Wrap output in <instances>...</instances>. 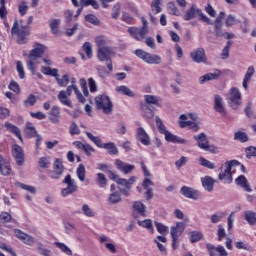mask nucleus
I'll return each mask as SVG.
<instances>
[{
    "label": "nucleus",
    "instance_id": "obj_1",
    "mask_svg": "<svg viewBox=\"0 0 256 256\" xmlns=\"http://www.w3.org/2000/svg\"><path fill=\"white\" fill-rule=\"evenodd\" d=\"M45 49H47L45 45L36 43L34 44L33 49L30 51L28 55V60L26 61V65L33 74H35V65H36L35 61H37V59L45 55Z\"/></svg>",
    "mask_w": 256,
    "mask_h": 256
},
{
    "label": "nucleus",
    "instance_id": "obj_2",
    "mask_svg": "<svg viewBox=\"0 0 256 256\" xmlns=\"http://www.w3.org/2000/svg\"><path fill=\"white\" fill-rule=\"evenodd\" d=\"M11 34L17 36V42L19 45H25V43L29 41V27L23 25V21H20V28L19 21H14Z\"/></svg>",
    "mask_w": 256,
    "mask_h": 256
},
{
    "label": "nucleus",
    "instance_id": "obj_3",
    "mask_svg": "<svg viewBox=\"0 0 256 256\" xmlns=\"http://www.w3.org/2000/svg\"><path fill=\"white\" fill-rule=\"evenodd\" d=\"M196 17H200V21H203V23H206L207 25H213V21H211V19H209L201 9L193 4L188 10H186L183 15V19L184 21H191V19H196Z\"/></svg>",
    "mask_w": 256,
    "mask_h": 256
},
{
    "label": "nucleus",
    "instance_id": "obj_4",
    "mask_svg": "<svg viewBox=\"0 0 256 256\" xmlns=\"http://www.w3.org/2000/svg\"><path fill=\"white\" fill-rule=\"evenodd\" d=\"M224 17H225V12H220V14L215 19V21L212 22V25H214L215 37L217 39H221L222 37H224V39H233L235 37V34L225 32L223 30V19H224Z\"/></svg>",
    "mask_w": 256,
    "mask_h": 256
},
{
    "label": "nucleus",
    "instance_id": "obj_5",
    "mask_svg": "<svg viewBox=\"0 0 256 256\" xmlns=\"http://www.w3.org/2000/svg\"><path fill=\"white\" fill-rule=\"evenodd\" d=\"M142 21V27H130L128 28V33H130L131 37L133 39H136V41H143L145 39V36L149 33V22H147V19L145 17L141 18Z\"/></svg>",
    "mask_w": 256,
    "mask_h": 256
},
{
    "label": "nucleus",
    "instance_id": "obj_6",
    "mask_svg": "<svg viewBox=\"0 0 256 256\" xmlns=\"http://www.w3.org/2000/svg\"><path fill=\"white\" fill-rule=\"evenodd\" d=\"M235 165H239V161L231 160L225 162V169L221 171L218 175V180L223 181L225 185H229L233 183V176L231 175V169L235 167Z\"/></svg>",
    "mask_w": 256,
    "mask_h": 256
},
{
    "label": "nucleus",
    "instance_id": "obj_7",
    "mask_svg": "<svg viewBox=\"0 0 256 256\" xmlns=\"http://www.w3.org/2000/svg\"><path fill=\"white\" fill-rule=\"evenodd\" d=\"M113 48H100L97 49V59L101 61V63H106L110 73L113 72V61L111 57H113Z\"/></svg>",
    "mask_w": 256,
    "mask_h": 256
},
{
    "label": "nucleus",
    "instance_id": "obj_8",
    "mask_svg": "<svg viewBox=\"0 0 256 256\" xmlns=\"http://www.w3.org/2000/svg\"><path fill=\"white\" fill-rule=\"evenodd\" d=\"M96 109H102L106 115H109L113 111V102L107 95H98L95 98Z\"/></svg>",
    "mask_w": 256,
    "mask_h": 256
},
{
    "label": "nucleus",
    "instance_id": "obj_9",
    "mask_svg": "<svg viewBox=\"0 0 256 256\" xmlns=\"http://www.w3.org/2000/svg\"><path fill=\"white\" fill-rule=\"evenodd\" d=\"M137 181V177L131 176L128 180L125 178H120L117 180L118 190L124 195V197H129L131 195V185Z\"/></svg>",
    "mask_w": 256,
    "mask_h": 256
},
{
    "label": "nucleus",
    "instance_id": "obj_10",
    "mask_svg": "<svg viewBox=\"0 0 256 256\" xmlns=\"http://www.w3.org/2000/svg\"><path fill=\"white\" fill-rule=\"evenodd\" d=\"M195 142L200 149L203 151H210V153H215L217 151V147L214 145H209V139H207V135L205 133H200L198 135L193 136Z\"/></svg>",
    "mask_w": 256,
    "mask_h": 256
},
{
    "label": "nucleus",
    "instance_id": "obj_11",
    "mask_svg": "<svg viewBox=\"0 0 256 256\" xmlns=\"http://www.w3.org/2000/svg\"><path fill=\"white\" fill-rule=\"evenodd\" d=\"M241 92L239 88L232 87L228 94V105L231 109H239L241 107Z\"/></svg>",
    "mask_w": 256,
    "mask_h": 256
},
{
    "label": "nucleus",
    "instance_id": "obj_12",
    "mask_svg": "<svg viewBox=\"0 0 256 256\" xmlns=\"http://www.w3.org/2000/svg\"><path fill=\"white\" fill-rule=\"evenodd\" d=\"M62 183L67 185V187L63 188L61 191L62 197H67V195H71V193H75L77 192V189H79L77 182L71 178L70 174L64 178Z\"/></svg>",
    "mask_w": 256,
    "mask_h": 256
},
{
    "label": "nucleus",
    "instance_id": "obj_13",
    "mask_svg": "<svg viewBox=\"0 0 256 256\" xmlns=\"http://www.w3.org/2000/svg\"><path fill=\"white\" fill-rule=\"evenodd\" d=\"M63 171H65L63 162L61 161V159L57 158L53 163V170H50L48 172V176L50 179H61Z\"/></svg>",
    "mask_w": 256,
    "mask_h": 256
},
{
    "label": "nucleus",
    "instance_id": "obj_14",
    "mask_svg": "<svg viewBox=\"0 0 256 256\" xmlns=\"http://www.w3.org/2000/svg\"><path fill=\"white\" fill-rule=\"evenodd\" d=\"M12 155L19 167L24 165L25 163V153L23 152V148L21 146L14 144L12 146Z\"/></svg>",
    "mask_w": 256,
    "mask_h": 256
},
{
    "label": "nucleus",
    "instance_id": "obj_15",
    "mask_svg": "<svg viewBox=\"0 0 256 256\" xmlns=\"http://www.w3.org/2000/svg\"><path fill=\"white\" fill-rule=\"evenodd\" d=\"M214 111L219 113L221 117H227V109L225 108V103L220 95L214 96Z\"/></svg>",
    "mask_w": 256,
    "mask_h": 256
},
{
    "label": "nucleus",
    "instance_id": "obj_16",
    "mask_svg": "<svg viewBox=\"0 0 256 256\" xmlns=\"http://www.w3.org/2000/svg\"><path fill=\"white\" fill-rule=\"evenodd\" d=\"M190 57L194 63H205L207 56L205 55V49L197 48L190 53Z\"/></svg>",
    "mask_w": 256,
    "mask_h": 256
},
{
    "label": "nucleus",
    "instance_id": "obj_17",
    "mask_svg": "<svg viewBox=\"0 0 256 256\" xmlns=\"http://www.w3.org/2000/svg\"><path fill=\"white\" fill-rule=\"evenodd\" d=\"M17 239H20V241H23V243H25V245H29L30 247H32V245L35 243V238L19 229H16L14 231Z\"/></svg>",
    "mask_w": 256,
    "mask_h": 256
},
{
    "label": "nucleus",
    "instance_id": "obj_18",
    "mask_svg": "<svg viewBox=\"0 0 256 256\" xmlns=\"http://www.w3.org/2000/svg\"><path fill=\"white\" fill-rule=\"evenodd\" d=\"M49 121L54 125L61 123V108L59 106H52L49 112Z\"/></svg>",
    "mask_w": 256,
    "mask_h": 256
},
{
    "label": "nucleus",
    "instance_id": "obj_19",
    "mask_svg": "<svg viewBox=\"0 0 256 256\" xmlns=\"http://www.w3.org/2000/svg\"><path fill=\"white\" fill-rule=\"evenodd\" d=\"M206 249H207V251H208L210 256H217V253L220 256H227V255H229L227 253V250H225V247H223L221 245H219L218 247H215L212 244H207L206 245Z\"/></svg>",
    "mask_w": 256,
    "mask_h": 256
},
{
    "label": "nucleus",
    "instance_id": "obj_20",
    "mask_svg": "<svg viewBox=\"0 0 256 256\" xmlns=\"http://www.w3.org/2000/svg\"><path fill=\"white\" fill-rule=\"evenodd\" d=\"M115 166L118 171H122L124 175H129V173H133V171H135V165L127 164L121 160H116Z\"/></svg>",
    "mask_w": 256,
    "mask_h": 256
},
{
    "label": "nucleus",
    "instance_id": "obj_21",
    "mask_svg": "<svg viewBox=\"0 0 256 256\" xmlns=\"http://www.w3.org/2000/svg\"><path fill=\"white\" fill-rule=\"evenodd\" d=\"M181 195H184V197H187V199H193L194 201H197L199 199V191L183 186L180 190Z\"/></svg>",
    "mask_w": 256,
    "mask_h": 256
},
{
    "label": "nucleus",
    "instance_id": "obj_22",
    "mask_svg": "<svg viewBox=\"0 0 256 256\" xmlns=\"http://www.w3.org/2000/svg\"><path fill=\"white\" fill-rule=\"evenodd\" d=\"M221 77V70H215L214 72L207 73L199 78L200 84L203 85L207 81H217Z\"/></svg>",
    "mask_w": 256,
    "mask_h": 256
},
{
    "label": "nucleus",
    "instance_id": "obj_23",
    "mask_svg": "<svg viewBox=\"0 0 256 256\" xmlns=\"http://www.w3.org/2000/svg\"><path fill=\"white\" fill-rule=\"evenodd\" d=\"M202 187H204L205 191L211 192L215 187V179L211 176H205L201 178Z\"/></svg>",
    "mask_w": 256,
    "mask_h": 256
},
{
    "label": "nucleus",
    "instance_id": "obj_24",
    "mask_svg": "<svg viewBox=\"0 0 256 256\" xmlns=\"http://www.w3.org/2000/svg\"><path fill=\"white\" fill-rule=\"evenodd\" d=\"M165 140L168 141V143H178L180 145H183L185 143H187V140L179 137V136H175L173 133L167 131L165 134Z\"/></svg>",
    "mask_w": 256,
    "mask_h": 256
},
{
    "label": "nucleus",
    "instance_id": "obj_25",
    "mask_svg": "<svg viewBox=\"0 0 256 256\" xmlns=\"http://www.w3.org/2000/svg\"><path fill=\"white\" fill-rule=\"evenodd\" d=\"M236 184L239 185V187H242V189H244V191H246L247 193H251V191H253V189H251V185L249 184V181L244 175H240L236 179Z\"/></svg>",
    "mask_w": 256,
    "mask_h": 256
},
{
    "label": "nucleus",
    "instance_id": "obj_26",
    "mask_svg": "<svg viewBox=\"0 0 256 256\" xmlns=\"http://www.w3.org/2000/svg\"><path fill=\"white\" fill-rule=\"evenodd\" d=\"M5 127L9 133H12L13 135H16V137L19 139V141L23 142V136H21V130L19 127L13 125L10 122H5Z\"/></svg>",
    "mask_w": 256,
    "mask_h": 256
},
{
    "label": "nucleus",
    "instance_id": "obj_27",
    "mask_svg": "<svg viewBox=\"0 0 256 256\" xmlns=\"http://www.w3.org/2000/svg\"><path fill=\"white\" fill-rule=\"evenodd\" d=\"M137 137L139 141L142 143V145L147 146L151 144V141L149 140V135L147 134L145 129H143L142 127L137 129Z\"/></svg>",
    "mask_w": 256,
    "mask_h": 256
},
{
    "label": "nucleus",
    "instance_id": "obj_28",
    "mask_svg": "<svg viewBox=\"0 0 256 256\" xmlns=\"http://www.w3.org/2000/svg\"><path fill=\"white\" fill-rule=\"evenodd\" d=\"M179 126L182 129H185V127H188L191 131H193L194 133H197V131H199V122H193V121H180L179 122Z\"/></svg>",
    "mask_w": 256,
    "mask_h": 256
},
{
    "label": "nucleus",
    "instance_id": "obj_29",
    "mask_svg": "<svg viewBox=\"0 0 256 256\" xmlns=\"http://www.w3.org/2000/svg\"><path fill=\"white\" fill-rule=\"evenodd\" d=\"M0 171L2 175H5V176L11 173V165L1 155H0Z\"/></svg>",
    "mask_w": 256,
    "mask_h": 256
},
{
    "label": "nucleus",
    "instance_id": "obj_30",
    "mask_svg": "<svg viewBox=\"0 0 256 256\" xmlns=\"http://www.w3.org/2000/svg\"><path fill=\"white\" fill-rule=\"evenodd\" d=\"M133 209L139 213L142 217H147V206L143 204L141 201H135L133 203Z\"/></svg>",
    "mask_w": 256,
    "mask_h": 256
},
{
    "label": "nucleus",
    "instance_id": "obj_31",
    "mask_svg": "<svg viewBox=\"0 0 256 256\" xmlns=\"http://www.w3.org/2000/svg\"><path fill=\"white\" fill-rule=\"evenodd\" d=\"M95 43L98 49H109V40L105 36H98L95 38Z\"/></svg>",
    "mask_w": 256,
    "mask_h": 256
},
{
    "label": "nucleus",
    "instance_id": "obj_32",
    "mask_svg": "<svg viewBox=\"0 0 256 256\" xmlns=\"http://www.w3.org/2000/svg\"><path fill=\"white\" fill-rule=\"evenodd\" d=\"M244 219L248 225H256V212L247 210L244 212Z\"/></svg>",
    "mask_w": 256,
    "mask_h": 256
},
{
    "label": "nucleus",
    "instance_id": "obj_33",
    "mask_svg": "<svg viewBox=\"0 0 256 256\" xmlns=\"http://www.w3.org/2000/svg\"><path fill=\"white\" fill-rule=\"evenodd\" d=\"M255 75V68L253 66H250L248 69H247V72L244 76V79H243V82H242V85L244 87V89H248V86H247V83H249V81H251V77Z\"/></svg>",
    "mask_w": 256,
    "mask_h": 256
},
{
    "label": "nucleus",
    "instance_id": "obj_34",
    "mask_svg": "<svg viewBox=\"0 0 256 256\" xmlns=\"http://www.w3.org/2000/svg\"><path fill=\"white\" fill-rule=\"evenodd\" d=\"M116 92L121 93V95H126L127 97H135V92L125 85L116 87Z\"/></svg>",
    "mask_w": 256,
    "mask_h": 256
},
{
    "label": "nucleus",
    "instance_id": "obj_35",
    "mask_svg": "<svg viewBox=\"0 0 256 256\" xmlns=\"http://www.w3.org/2000/svg\"><path fill=\"white\" fill-rule=\"evenodd\" d=\"M68 97L69 96H67V93L63 90L60 91L58 94V99L62 103V105H66L67 107H73V104H72L71 100H69Z\"/></svg>",
    "mask_w": 256,
    "mask_h": 256
},
{
    "label": "nucleus",
    "instance_id": "obj_36",
    "mask_svg": "<svg viewBox=\"0 0 256 256\" xmlns=\"http://www.w3.org/2000/svg\"><path fill=\"white\" fill-rule=\"evenodd\" d=\"M101 149H107L109 155H117L119 153V150L117 149V146H115V143H104L101 147Z\"/></svg>",
    "mask_w": 256,
    "mask_h": 256
},
{
    "label": "nucleus",
    "instance_id": "obj_37",
    "mask_svg": "<svg viewBox=\"0 0 256 256\" xmlns=\"http://www.w3.org/2000/svg\"><path fill=\"white\" fill-rule=\"evenodd\" d=\"M135 55L136 57H138V59H141L142 61H144V63H149V57L151 54H149L148 52H145L144 50H141V49H137L135 50Z\"/></svg>",
    "mask_w": 256,
    "mask_h": 256
},
{
    "label": "nucleus",
    "instance_id": "obj_38",
    "mask_svg": "<svg viewBox=\"0 0 256 256\" xmlns=\"http://www.w3.org/2000/svg\"><path fill=\"white\" fill-rule=\"evenodd\" d=\"M144 101L147 105H156L159 107V97L154 95H144Z\"/></svg>",
    "mask_w": 256,
    "mask_h": 256
},
{
    "label": "nucleus",
    "instance_id": "obj_39",
    "mask_svg": "<svg viewBox=\"0 0 256 256\" xmlns=\"http://www.w3.org/2000/svg\"><path fill=\"white\" fill-rule=\"evenodd\" d=\"M137 223L140 227L148 229L150 233H154L153 222H151V219H145L144 221L138 220Z\"/></svg>",
    "mask_w": 256,
    "mask_h": 256
},
{
    "label": "nucleus",
    "instance_id": "obj_40",
    "mask_svg": "<svg viewBox=\"0 0 256 256\" xmlns=\"http://www.w3.org/2000/svg\"><path fill=\"white\" fill-rule=\"evenodd\" d=\"M150 7H151L150 13H155L156 15L161 13V11H163V9L161 8V0H153Z\"/></svg>",
    "mask_w": 256,
    "mask_h": 256
},
{
    "label": "nucleus",
    "instance_id": "obj_41",
    "mask_svg": "<svg viewBox=\"0 0 256 256\" xmlns=\"http://www.w3.org/2000/svg\"><path fill=\"white\" fill-rule=\"evenodd\" d=\"M61 25V19H53L50 22V29L53 35L59 33V26Z\"/></svg>",
    "mask_w": 256,
    "mask_h": 256
},
{
    "label": "nucleus",
    "instance_id": "obj_42",
    "mask_svg": "<svg viewBox=\"0 0 256 256\" xmlns=\"http://www.w3.org/2000/svg\"><path fill=\"white\" fill-rule=\"evenodd\" d=\"M189 238H190L191 243H197V242L201 241V239H203V233H201L199 231L189 232Z\"/></svg>",
    "mask_w": 256,
    "mask_h": 256
},
{
    "label": "nucleus",
    "instance_id": "obj_43",
    "mask_svg": "<svg viewBox=\"0 0 256 256\" xmlns=\"http://www.w3.org/2000/svg\"><path fill=\"white\" fill-rule=\"evenodd\" d=\"M235 141H240V143H247L249 141V136H247V133L245 132H235L234 134Z\"/></svg>",
    "mask_w": 256,
    "mask_h": 256
},
{
    "label": "nucleus",
    "instance_id": "obj_44",
    "mask_svg": "<svg viewBox=\"0 0 256 256\" xmlns=\"http://www.w3.org/2000/svg\"><path fill=\"white\" fill-rule=\"evenodd\" d=\"M108 201L112 205H115L117 203H121L123 199L121 198V194L119 192H113L112 194H110Z\"/></svg>",
    "mask_w": 256,
    "mask_h": 256
},
{
    "label": "nucleus",
    "instance_id": "obj_45",
    "mask_svg": "<svg viewBox=\"0 0 256 256\" xmlns=\"http://www.w3.org/2000/svg\"><path fill=\"white\" fill-rule=\"evenodd\" d=\"M25 135H27V137H35V135H37V130H35V127L31 122L26 124Z\"/></svg>",
    "mask_w": 256,
    "mask_h": 256
},
{
    "label": "nucleus",
    "instance_id": "obj_46",
    "mask_svg": "<svg viewBox=\"0 0 256 256\" xmlns=\"http://www.w3.org/2000/svg\"><path fill=\"white\" fill-rule=\"evenodd\" d=\"M56 247L62 251V253H65L68 256L73 255V251H71V248L65 245L64 243L61 242H55Z\"/></svg>",
    "mask_w": 256,
    "mask_h": 256
},
{
    "label": "nucleus",
    "instance_id": "obj_47",
    "mask_svg": "<svg viewBox=\"0 0 256 256\" xmlns=\"http://www.w3.org/2000/svg\"><path fill=\"white\" fill-rule=\"evenodd\" d=\"M82 49L84 53H86L88 59H91L93 57V45L89 42H85L82 46Z\"/></svg>",
    "mask_w": 256,
    "mask_h": 256
},
{
    "label": "nucleus",
    "instance_id": "obj_48",
    "mask_svg": "<svg viewBox=\"0 0 256 256\" xmlns=\"http://www.w3.org/2000/svg\"><path fill=\"white\" fill-rule=\"evenodd\" d=\"M154 225L158 233H161V235H167V233H169V227L165 226L163 223L155 221Z\"/></svg>",
    "mask_w": 256,
    "mask_h": 256
},
{
    "label": "nucleus",
    "instance_id": "obj_49",
    "mask_svg": "<svg viewBox=\"0 0 256 256\" xmlns=\"http://www.w3.org/2000/svg\"><path fill=\"white\" fill-rule=\"evenodd\" d=\"M86 136L88 137V139H90V141H93L100 149L103 147L104 143L98 136H94L93 134H91V132H86Z\"/></svg>",
    "mask_w": 256,
    "mask_h": 256
},
{
    "label": "nucleus",
    "instance_id": "obj_50",
    "mask_svg": "<svg viewBox=\"0 0 256 256\" xmlns=\"http://www.w3.org/2000/svg\"><path fill=\"white\" fill-rule=\"evenodd\" d=\"M156 125L161 135H165L167 133V127H165V124H163V120H161L159 116H156Z\"/></svg>",
    "mask_w": 256,
    "mask_h": 256
},
{
    "label": "nucleus",
    "instance_id": "obj_51",
    "mask_svg": "<svg viewBox=\"0 0 256 256\" xmlns=\"http://www.w3.org/2000/svg\"><path fill=\"white\" fill-rule=\"evenodd\" d=\"M37 103V96L29 94L27 99L24 100L25 107H33Z\"/></svg>",
    "mask_w": 256,
    "mask_h": 256
},
{
    "label": "nucleus",
    "instance_id": "obj_52",
    "mask_svg": "<svg viewBox=\"0 0 256 256\" xmlns=\"http://www.w3.org/2000/svg\"><path fill=\"white\" fill-rule=\"evenodd\" d=\"M225 218V213L223 212H216L214 214L211 215L210 217V221L213 224H217L219 223V221H221V219Z\"/></svg>",
    "mask_w": 256,
    "mask_h": 256
},
{
    "label": "nucleus",
    "instance_id": "obj_53",
    "mask_svg": "<svg viewBox=\"0 0 256 256\" xmlns=\"http://www.w3.org/2000/svg\"><path fill=\"white\" fill-rule=\"evenodd\" d=\"M199 163L202 167H206V169H215V163L205 159L204 157L199 158Z\"/></svg>",
    "mask_w": 256,
    "mask_h": 256
},
{
    "label": "nucleus",
    "instance_id": "obj_54",
    "mask_svg": "<svg viewBox=\"0 0 256 256\" xmlns=\"http://www.w3.org/2000/svg\"><path fill=\"white\" fill-rule=\"evenodd\" d=\"M76 175L79 179V181L83 182L85 181V165L80 164L76 170Z\"/></svg>",
    "mask_w": 256,
    "mask_h": 256
},
{
    "label": "nucleus",
    "instance_id": "obj_55",
    "mask_svg": "<svg viewBox=\"0 0 256 256\" xmlns=\"http://www.w3.org/2000/svg\"><path fill=\"white\" fill-rule=\"evenodd\" d=\"M49 165H51V161L49 160V157H42L38 161V166L41 169H49Z\"/></svg>",
    "mask_w": 256,
    "mask_h": 256
},
{
    "label": "nucleus",
    "instance_id": "obj_56",
    "mask_svg": "<svg viewBox=\"0 0 256 256\" xmlns=\"http://www.w3.org/2000/svg\"><path fill=\"white\" fill-rule=\"evenodd\" d=\"M57 84L60 87H67V85H69V74H65L64 76H62V78H56Z\"/></svg>",
    "mask_w": 256,
    "mask_h": 256
},
{
    "label": "nucleus",
    "instance_id": "obj_57",
    "mask_svg": "<svg viewBox=\"0 0 256 256\" xmlns=\"http://www.w3.org/2000/svg\"><path fill=\"white\" fill-rule=\"evenodd\" d=\"M148 65H161V56L150 54L148 58Z\"/></svg>",
    "mask_w": 256,
    "mask_h": 256
},
{
    "label": "nucleus",
    "instance_id": "obj_58",
    "mask_svg": "<svg viewBox=\"0 0 256 256\" xmlns=\"http://www.w3.org/2000/svg\"><path fill=\"white\" fill-rule=\"evenodd\" d=\"M97 182L99 187H107V177H105V174L98 173L97 174Z\"/></svg>",
    "mask_w": 256,
    "mask_h": 256
},
{
    "label": "nucleus",
    "instance_id": "obj_59",
    "mask_svg": "<svg viewBox=\"0 0 256 256\" xmlns=\"http://www.w3.org/2000/svg\"><path fill=\"white\" fill-rule=\"evenodd\" d=\"M167 11L170 15H175L176 17L179 16L177 6H175V2H169L167 4Z\"/></svg>",
    "mask_w": 256,
    "mask_h": 256
},
{
    "label": "nucleus",
    "instance_id": "obj_60",
    "mask_svg": "<svg viewBox=\"0 0 256 256\" xmlns=\"http://www.w3.org/2000/svg\"><path fill=\"white\" fill-rule=\"evenodd\" d=\"M16 70L20 79H25V68L23 67V63L21 61L16 62Z\"/></svg>",
    "mask_w": 256,
    "mask_h": 256
},
{
    "label": "nucleus",
    "instance_id": "obj_61",
    "mask_svg": "<svg viewBox=\"0 0 256 256\" xmlns=\"http://www.w3.org/2000/svg\"><path fill=\"white\" fill-rule=\"evenodd\" d=\"M85 21H87V23H91V25H99L100 23L99 18L93 14L86 15Z\"/></svg>",
    "mask_w": 256,
    "mask_h": 256
},
{
    "label": "nucleus",
    "instance_id": "obj_62",
    "mask_svg": "<svg viewBox=\"0 0 256 256\" xmlns=\"http://www.w3.org/2000/svg\"><path fill=\"white\" fill-rule=\"evenodd\" d=\"M82 211H83V214L86 216V217H95V212H93V210L91 209V207H89V205L87 204H84L82 206Z\"/></svg>",
    "mask_w": 256,
    "mask_h": 256
},
{
    "label": "nucleus",
    "instance_id": "obj_63",
    "mask_svg": "<svg viewBox=\"0 0 256 256\" xmlns=\"http://www.w3.org/2000/svg\"><path fill=\"white\" fill-rule=\"evenodd\" d=\"M82 4V7H88V5H91L93 9H99V3H97L95 0H84L80 1Z\"/></svg>",
    "mask_w": 256,
    "mask_h": 256
},
{
    "label": "nucleus",
    "instance_id": "obj_64",
    "mask_svg": "<svg viewBox=\"0 0 256 256\" xmlns=\"http://www.w3.org/2000/svg\"><path fill=\"white\" fill-rule=\"evenodd\" d=\"M246 157L247 159H251V157H256V147L249 146L246 148Z\"/></svg>",
    "mask_w": 256,
    "mask_h": 256
}]
</instances>
